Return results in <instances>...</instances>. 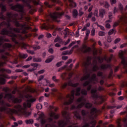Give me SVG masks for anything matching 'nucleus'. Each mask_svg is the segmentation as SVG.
I'll return each instance as SVG.
<instances>
[{
	"label": "nucleus",
	"mask_w": 127,
	"mask_h": 127,
	"mask_svg": "<svg viewBox=\"0 0 127 127\" xmlns=\"http://www.w3.org/2000/svg\"><path fill=\"white\" fill-rule=\"evenodd\" d=\"M99 36H105V35H106V33H105V32L100 31L99 32Z\"/></svg>",
	"instance_id": "45"
},
{
	"label": "nucleus",
	"mask_w": 127,
	"mask_h": 127,
	"mask_svg": "<svg viewBox=\"0 0 127 127\" xmlns=\"http://www.w3.org/2000/svg\"><path fill=\"white\" fill-rule=\"evenodd\" d=\"M48 52L51 54H53L54 53V50L52 48H49Z\"/></svg>",
	"instance_id": "43"
},
{
	"label": "nucleus",
	"mask_w": 127,
	"mask_h": 127,
	"mask_svg": "<svg viewBox=\"0 0 127 127\" xmlns=\"http://www.w3.org/2000/svg\"><path fill=\"white\" fill-rule=\"evenodd\" d=\"M3 49H0V53H3L5 52L6 49H9L12 47V45L9 43H5L3 45H2Z\"/></svg>",
	"instance_id": "13"
},
{
	"label": "nucleus",
	"mask_w": 127,
	"mask_h": 127,
	"mask_svg": "<svg viewBox=\"0 0 127 127\" xmlns=\"http://www.w3.org/2000/svg\"><path fill=\"white\" fill-rule=\"evenodd\" d=\"M15 1H16V2H18V1H22V2L24 3L25 6L28 7L29 9H30V13H31V14L33 13V11H31V10H32V9H31V7H32V6L30 5V2L32 1L34 5H39V1H37L36 0H15Z\"/></svg>",
	"instance_id": "7"
},
{
	"label": "nucleus",
	"mask_w": 127,
	"mask_h": 127,
	"mask_svg": "<svg viewBox=\"0 0 127 127\" xmlns=\"http://www.w3.org/2000/svg\"><path fill=\"white\" fill-rule=\"evenodd\" d=\"M127 45V43H124L120 46V48H124V47H126Z\"/></svg>",
	"instance_id": "63"
},
{
	"label": "nucleus",
	"mask_w": 127,
	"mask_h": 127,
	"mask_svg": "<svg viewBox=\"0 0 127 127\" xmlns=\"http://www.w3.org/2000/svg\"><path fill=\"white\" fill-rule=\"evenodd\" d=\"M33 49H34V50H39V49H40V48H41V47L39 46H37V45H33L32 46Z\"/></svg>",
	"instance_id": "31"
},
{
	"label": "nucleus",
	"mask_w": 127,
	"mask_h": 127,
	"mask_svg": "<svg viewBox=\"0 0 127 127\" xmlns=\"http://www.w3.org/2000/svg\"><path fill=\"white\" fill-rule=\"evenodd\" d=\"M68 85V86H71V87H73V88H76V87H78V85H79V83H76L73 84L72 82H71V81H70L69 82V83L65 82L64 84H62V85H61L62 89H65V88L67 87Z\"/></svg>",
	"instance_id": "11"
},
{
	"label": "nucleus",
	"mask_w": 127,
	"mask_h": 127,
	"mask_svg": "<svg viewBox=\"0 0 127 127\" xmlns=\"http://www.w3.org/2000/svg\"><path fill=\"white\" fill-rule=\"evenodd\" d=\"M39 118L40 119L41 124L42 125H44L46 123V120L44 119V114H41L39 116Z\"/></svg>",
	"instance_id": "18"
},
{
	"label": "nucleus",
	"mask_w": 127,
	"mask_h": 127,
	"mask_svg": "<svg viewBox=\"0 0 127 127\" xmlns=\"http://www.w3.org/2000/svg\"><path fill=\"white\" fill-rule=\"evenodd\" d=\"M75 90L73 89L70 92L71 94H67L66 95V98L69 99L67 101L65 100L64 102V104L65 106H69V105L72 104L73 102H74V100H75Z\"/></svg>",
	"instance_id": "8"
},
{
	"label": "nucleus",
	"mask_w": 127,
	"mask_h": 127,
	"mask_svg": "<svg viewBox=\"0 0 127 127\" xmlns=\"http://www.w3.org/2000/svg\"><path fill=\"white\" fill-rule=\"evenodd\" d=\"M6 11V6L2 4V3H0V18L2 20H6V17L3 15V13ZM1 23L0 24V29L1 28ZM9 42V40L8 39H4V36H0V46L2 45L3 42Z\"/></svg>",
	"instance_id": "4"
},
{
	"label": "nucleus",
	"mask_w": 127,
	"mask_h": 127,
	"mask_svg": "<svg viewBox=\"0 0 127 127\" xmlns=\"http://www.w3.org/2000/svg\"><path fill=\"white\" fill-rule=\"evenodd\" d=\"M53 59H54V57L53 56H51L45 61V63H50V62H52L53 61Z\"/></svg>",
	"instance_id": "26"
},
{
	"label": "nucleus",
	"mask_w": 127,
	"mask_h": 127,
	"mask_svg": "<svg viewBox=\"0 0 127 127\" xmlns=\"http://www.w3.org/2000/svg\"><path fill=\"white\" fill-rule=\"evenodd\" d=\"M5 63L3 62H0V72H2V73H3V72H6L7 73H8V74H10L11 73V70L9 69H6L5 68H1V67H2L3 65H4Z\"/></svg>",
	"instance_id": "15"
},
{
	"label": "nucleus",
	"mask_w": 127,
	"mask_h": 127,
	"mask_svg": "<svg viewBox=\"0 0 127 127\" xmlns=\"http://www.w3.org/2000/svg\"><path fill=\"white\" fill-rule=\"evenodd\" d=\"M91 60H92V58L88 57L86 61L82 63V66L84 67V68H87V67L90 66L92 63Z\"/></svg>",
	"instance_id": "14"
},
{
	"label": "nucleus",
	"mask_w": 127,
	"mask_h": 127,
	"mask_svg": "<svg viewBox=\"0 0 127 127\" xmlns=\"http://www.w3.org/2000/svg\"><path fill=\"white\" fill-rule=\"evenodd\" d=\"M81 94H82V95L83 96H87V95H88L87 90L86 89H82L81 91Z\"/></svg>",
	"instance_id": "36"
},
{
	"label": "nucleus",
	"mask_w": 127,
	"mask_h": 127,
	"mask_svg": "<svg viewBox=\"0 0 127 127\" xmlns=\"http://www.w3.org/2000/svg\"><path fill=\"white\" fill-rule=\"evenodd\" d=\"M62 63H64V62L61 61L57 63L56 64L57 67H60L61 66H62Z\"/></svg>",
	"instance_id": "42"
},
{
	"label": "nucleus",
	"mask_w": 127,
	"mask_h": 127,
	"mask_svg": "<svg viewBox=\"0 0 127 127\" xmlns=\"http://www.w3.org/2000/svg\"><path fill=\"white\" fill-rule=\"evenodd\" d=\"M74 44H76L75 42H72L69 45H68V48H70V47H72L73 45H74Z\"/></svg>",
	"instance_id": "53"
},
{
	"label": "nucleus",
	"mask_w": 127,
	"mask_h": 127,
	"mask_svg": "<svg viewBox=\"0 0 127 127\" xmlns=\"http://www.w3.org/2000/svg\"><path fill=\"white\" fill-rule=\"evenodd\" d=\"M117 33V30H116L115 28H113L111 30H110L109 32H108V35H109V36L110 35H112V34H116Z\"/></svg>",
	"instance_id": "27"
},
{
	"label": "nucleus",
	"mask_w": 127,
	"mask_h": 127,
	"mask_svg": "<svg viewBox=\"0 0 127 127\" xmlns=\"http://www.w3.org/2000/svg\"><path fill=\"white\" fill-rule=\"evenodd\" d=\"M64 12H59V13H51L50 14V16L51 18L53 19H57L58 17H61L63 15H64Z\"/></svg>",
	"instance_id": "12"
},
{
	"label": "nucleus",
	"mask_w": 127,
	"mask_h": 127,
	"mask_svg": "<svg viewBox=\"0 0 127 127\" xmlns=\"http://www.w3.org/2000/svg\"><path fill=\"white\" fill-rule=\"evenodd\" d=\"M68 54H72V51L70 50L69 52V51H64L62 53V55H68Z\"/></svg>",
	"instance_id": "30"
},
{
	"label": "nucleus",
	"mask_w": 127,
	"mask_h": 127,
	"mask_svg": "<svg viewBox=\"0 0 127 127\" xmlns=\"http://www.w3.org/2000/svg\"><path fill=\"white\" fill-rule=\"evenodd\" d=\"M18 126V124L16 122L14 123V125H12V127H16Z\"/></svg>",
	"instance_id": "64"
},
{
	"label": "nucleus",
	"mask_w": 127,
	"mask_h": 127,
	"mask_svg": "<svg viewBox=\"0 0 127 127\" xmlns=\"http://www.w3.org/2000/svg\"><path fill=\"white\" fill-rule=\"evenodd\" d=\"M88 79H89V81L91 80V74L90 73H88L87 74V75L83 77L81 79V81H87Z\"/></svg>",
	"instance_id": "22"
},
{
	"label": "nucleus",
	"mask_w": 127,
	"mask_h": 127,
	"mask_svg": "<svg viewBox=\"0 0 127 127\" xmlns=\"http://www.w3.org/2000/svg\"><path fill=\"white\" fill-rule=\"evenodd\" d=\"M4 99H7L8 101H12L14 104H17V103L19 104L22 102L21 99L15 98L11 93H6L4 97Z\"/></svg>",
	"instance_id": "10"
},
{
	"label": "nucleus",
	"mask_w": 127,
	"mask_h": 127,
	"mask_svg": "<svg viewBox=\"0 0 127 127\" xmlns=\"http://www.w3.org/2000/svg\"><path fill=\"white\" fill-rule=\"evenodd\" d=\"M81 87H77L76 91H75V96L77 97H79L81 95Z\"/></svg>",
	"instance_id": "24"
},
{
	"label": "nucleus",
	"mask_w": 127,
	"mask_h": 127,
	"mask_svg": "<svg viewBox=\"0 0 127 127\" xmlns=\"http://www.w3.org/2000/svg\"><path fill=\"white\" fill-rule=\"evenodd\" d=\"M44 72H45V70L44 69H42L41 70H39L38 73V74H43V73H44Z\"/></svg>",
	"instance_id": "59"
},
{
	"label": "nucleus",
	"mask_w": 127,
	"mask_h": 127,
	"mask_svg": "<svg viewBox=\"0 0 127 127\" xmlns=\"http://www.w3.org/2000/svg\"><path fill=\"white\" fill-rule=\"evenodd\" d=\"M101 5H103V7L105 8H109L110 7V4L107 1L103 2L101 3Z\"/></svg>",
	"instance_id": "25"
},
{
	"label": "nucleus",
	"mask_w": 127,
	"mask_h": 127,
	"mask_svg": "<svg viewBox=\"0 0 127 127\" xmlns=\"http://www.w3.org/2000/svg\"><path fill=\"white\" fill-rule=\"evenodd\" d=\"M1 59H2V60H4V61H5V60L7 59V57L2 55L1 57Z\"/></svg>",
	"instance_id": "50"
},
{
	"label": "nucleus",
	"mask_w": 127,
	"mask_h": 127,
	"mask_svg": "<svg viewBox=\"0 0 127 127\" xmlns=\"http://www.w3.org/2000/svg\"><path fill=\"white\" fill-rule=\"evenodd\" d=\"M91 89H92V85L89 84L87 88V91H91Z\"/></svg>",
	"instance_id": "57"
},
{
	"label": "nucleus",
	"mask_w": 127,
	"mask_h": 127,
	"mask_svg": "<svg viewBox=\"0 0 127 127\" xmlns=\"http://www.w3.org/2000/svg\"><path fill=\"white\" fill-rule=\"evenodd\" d=\"M54 42H59L61 44V43H63V40H62V39H61V38H60V37L58 36L55 39Z\"/></svg>",
	"instance_id": "28"
},
{
	"label": "nucleus",
	"mask_w": 127,
	"mask_h": 127,
	"mask_svg": "<svg viewBox=\"0 0 127 127\" xmlns=\"http://www.w3.org/2000/svg\"><path fill=\"white\" fill-rule=\"evenodd\" d=\"M120 41H121V38H117V39L115 40L114 43H115V44H117V43H119V42H120Z\"/></svg>",
	"instance_id": "49"
},
{
	"label": "nucleus",
	"mask_w": 127,
	"mask_h": 127,
	"mask_svg": "<svg viewBox=\"0 0 127 127\" xmlns=\"http://www.w3.org/2000/svg\"><path fill=\"white\" fill-rule=\"evenodd\" d=\"M45 4L46 6H48V7H52V6L49 4V2H45Z\"/></svg>",
	"instance_id": "58"
},
{
	"label": "nucleus",
	"mask_w": 127,
	"mask_h": 127,
	"mask_svg": "<svg viewBox=\"0 0 127 127\" xmlns=\"http://www.w3.org/2000/svg\"><path fill=\"white\" fill-rule=\"evenodd\" d=\"M114 113H115V110H111V111H110V114H111V115H110V118H113V117H114Z\"/></svg>",
	"instance_id": "54"
},
{
	"label": "nucleus",
	"mask_w": 127,
	"mask_h": 127,
	"mask_svg": "<svg viewBox=\"0 0 127 127\" xmlns=\"http://www.w3.org/2000/svg\"><path fill=\"white\" fill-rule=\"evenodd\" d=\"M49 108L50 110H54L55 112L58 111V108L57 107H55L54 106L50 105Z\"/></svg>",
	"instance_id": "37"
},
{
	"label": "nucleus",
	"mask_w": 127,
	"mask_h": 127,
	"mask_svg": "<svg viewBox=\"0 0 127 127\" xmlns=\"http://www.w3.org/2000/svg\"><path fill=\"white\" fill-rule=\"evenodd\" d=\"M82 47L84 49L83 51L84 53H88L91 51V48L88 47L87 45H83Z\"/></svg>",
	"instance_id": "19"
},
{
	"label": "nucleus",
	"mask_w": 127,
	"mask_h": 127,
	"mask_svg": "<svg viewBox=\"0 0 127 127\" xmlns=\"http://www.w3.org/2000/svg\"><path fill=\"white\" fill-rule=\"evenodd\" d=\"M78 10L77 9H74L72 11V16L73 17V18H77V16H78Z\"/></svg>",
	"instance_id": "23"
},
{
	"label": "nucleus",
	"mask_w": 127,
	"mask_h": 127,
	"mask_svg": "<svg viewBox=\"0 0 127 127\" xmlns=\"http://www.w3.org/2000/svg\"><path fill=\"white\" fill-rule=\"evenodd\" d=\"M43 79H44V75H40L38 79L39 82H40V81L43 80Z\"/></svg>",
	"instance_id": "52"
},
{
	"label": "nucleus",
	"mask_w": 127,
	"mask_h": 127,
	"mask_svg": "<svg viewBox=\"0 0 127 127\" xmlns=\"http://www.w3.org/2000/svg\"><path fill=\"white\" fill-rule=\"evenodd\" d=\"M101 69H102V70H107V69H108V68H112V66H111V65L109 64H102L100 66Z\"/></svg>",
	"instance_id": "20"
},
{
	"label": "nucleus",
	"mask_w": 127,
	"mask_h": 127,
	"mask_svg": "<svg viewBox=\"0 0 127 127\" xmlns=\"http://www.w3.org/2000/svg\"><path fill=\"white\" fill-rule=\"evenodd\" d=\"M33 61L34 62H41L42 61V59L40 58H33Z\"/></svg>",
	"instance_id": "33"
},
{
	"label": "nucleus",
	"mask_w": 127,
	"mask_h": 127,
	"mask_svg": "<svg viewBox=\"0 0 127 127\" xmlns=\"http://www.w3.org/2000/svg\"><path fill=\"white\" fill-rule=\"evenodd\" d=\"M91 94L95 105H101L103 104L104 102V97L102 95H100V94L98 93V89L97 88L91 89Z\"/></svg>",
	"instance_id": "6"
},
{
	"label": "nucleus",
	"mask_w": 127,
	"mask_h": 127,
	"mask_svg": "<svg viewBox=\"0 0 127 127\" xmlns=\"http://www.w3.org/2000/svg\"><path fill=\"white\" fill-rule=\"evenodd\" d=\"M108 17L109 19H112L113 18V12H110L109 13Z\"/></svg>",
	"instance_id": "47"
},
{
	"label": "nucleus",
	"mask_w": 127,
	"mask_h": 127,
	"mask_svg": "<svg viewBox=\"0 0 127 127\" xmlns=\"http://www.w3.org/2000/svg\"><path fill=\"white\" fill-rule=\"evenodd\" d=\"M50 116L51 118H49L47 119V122L48 123L45 126V127H56V125L53 123V117H55L56 119H59V116L56 115L55 113L52 112L51 113Z\"/></svg>",
	"instance_id": "9"
},
{
	"label": "nucleus",
	"mask_w": 127,
	"mask_h": 127,
	"mask_svg": "<svg viewBox=\"0 0 127 127\" xmlns=\"http://www.w3.org/2000/svg\"><path fill=\"white\" fill-rule=\"evenodd\" d=\"M35 101H36V100L34 98H31V99H29L28 100L29 103H34V102H35Z\"/></svg>",
	"instance_id": "51"
},
{
	"label": "nucleus",
	"mask_w": 127,
	"mask_h": 127,
	"mask_svg": "<svg viewBox=\"0 0 127 127\" xmlns=\"http://www.w3.org/2000/svg\"><path fill=\"white\" fill-rule=\"evenodd\" d=\"M43 28H44V29H49V28H50V25H49V24H48V25H46V24H44V25H43Z\"/></svg>",
	"instance_id": "34"
},
{
	"label": "nucleus",
	"mask_w": 127,
	"mask_h": 127,
	"mask_svg": "<svg viewBox=\"0 0 127 127\" xmlns=\"http://www.w3.org/2000/svg\"><path fill=\"white\" fill-rule=\"evenodd\" d=\"M5 79L3 77H0V85H5Z\"/></svg>",
	"instance_id": "29"
},
{
	"label": "nucleus",
	"mask_w": 127,
	"mask_h": 127,
	"mask_svg": "<svg viewBox=\"0 0 127 127\" xmlns=\"http://www.w3.org/2000/svg\"><path fill=\"white\" fill-rule=\"evenodd\" d=\"M6 20L7 22L3 21L1 23V26H7V28H3L0 32L1 35H6L11 37L12 41L14 42L17 46H22L24 49H27V47L29 46L23 42H19L16 39L19 40H24V38L21 35L18 36L14 32L16 33H22L26 34L28 32L27 30L32 31L33 32H36L38 30L37 29H32L31 27L29 26L27 23L25 22L23 24H20L17 20L18 19V14L11 12H7ZM12 31H14L12 32Z\"/></svg>",
	"instance_id": "1"
},
{
	"label": "nucleus",
	"mask_w": 127,
	"mask_h": 127,
	"mask_svg": "<svg viewBox=\"0 0 127 127\" xmlns=\"http://www.w3.org/2000/svg\"><path fill=\"white\" fill-rule=\"evenodd\" d=\"M10 6H11V9L12 10H14L17 12H19L20 15V20H23L24 19L25 21H29L30 17L26 16V13L24 10V6L20 3H16L15 5H13V4H10Z\"/></svg>",
	"instance_id": "3"
},
{
	"label": "nucleus",
	"mask_w": 127,
	"mask_h": 127,
	"mask_svg": "<svg viewBox=\"0 0 127 127\" xmlns=\"http://www.w3.org/2000/svg\"><path fill=\"white\" fill-rule=\"evenodd\" d=\"M31 66H32L33 67L32 68L28 69L27 70L28 72H33V71H35V70H36V69L37 68V66H38V64L36 63L31 64Z\"/></svg>",
	"instance_id": "17"
},
{
	"label": "nucleus",
	"mask_w": 127,
	"mask_h": 127,
	"mask_svg": "<svg viewBox=\"0 0 127 127\" xmlns=\"http://www.w3.org/2000/svg\"><path fill=\"white\" fill-rule=\"evenodd\" d=\"M27 52H28V53H29L30 54H32V55H34V54H35V53L34 52V51L29 50H28L27 51Z\"/></svg>",
	"instance_id": "48"
},
{
	"label": "nucleus",
	"mask_w": 127,
	"mask_h": 127,
	"mask_svg": "<svg viewBox=\"0 0 127 127\" xmlns=\"http://www.w3.org/2000/svg\"><path fill=\"white\" fill-rule=\"evenodd\" d=\"M98 80V78H97V75L95 73H94L92 75V77L90 78V82H93L94 84H96V82L95 81H97Z\"/></svg>",
	"instance_id": "21"
},
{
	"label": "nucleus",
	"mask_w": 127,
	"mask_h": 127,
	"mask_svg": "<svg viewBox=\"0 0 127 127\" xmlns=\"http://www.w3.org/2000/svg\"><path fill=\"white\" fill-rule=\"evenodd\" d=\"M103 72H101V71H98L97 72V76L98 77H103Z\"/></svg>",
	"instance_id": "46"
},
{
	"label": "nucleus",
	"mask_w": 127,
	"mask_h": 127,
	"mask_svg": "<svg viewBox=\"0 0 127 127\" xmlns=\"http://www.w3.org/2000/svg\"><path fill=\"white\" fill-rule=\"evenodd\" d=\"M91 83V82L90 80L86 81L83 83V87H87V86L89 85Z\"/></svg>",
	"instance_id": "35"
},
{
	"label": "nucleus",
	"mask_w": 127,
	"mask_h": 127,
	"mask_svg": "<svg viewBox=\"0 0 127 127\" xmlns=\"http://www.w3.org/2000/svg\"><path fill=\"white\" fill-rule=\"evenodd\" d=\"M76 102L77 103H80L77 106L74 105H71V110H74L73 112L74 116L77 119V120H82V117L80 115V111H81V108L83 107H85L86 109H88L90 110V112L86 111L85 110H81V115L82 117H87L89 116L90 119H94L95 118L98 116V113H99V110L97 108L93 107V104L87 102V99L85 98L84 96H82L81 97L77 99Z\"/></svg>",
	"instance_id": "2"
},
{
	"label": "nucleus",
	"mask_w": 127,
	"mask_h": 127,
	"mask_svg": "<svg viewBox=\"0 0 127 127\" xmlns=\"http://www.w3.org/2000/svg\"><path fill=\"white\" fill-rule=\"evenodd\" d=\"M71 6H72V7H76V6H77V4L76 3V2H73L71 4H70Z\"/></svg>",
	"instance_id": "56"
},
{
	"label": "nucleus",
	"mask_w": 127,
	"mask_h": 127,
	"mask_svg": "<svg viewBox=\"0 0 127 127\" xmlns=\"http://www.w3.org/2000/svg\"><path fill=\"white\" fill-rule=\"evenodd\" d=\"M8 87H4L3 89V90L4 91V92H5L6 93H7V92H8Z\"/></svg>",
	"instance_id": "62"
},
{
	"label": "nucleus",
	"mask_w": 127,
	"mask_h": 127,
	"mask_svg": "<svg viewBox=\"0 0 127 127\" xmlns=\"http://www.w3.org/2000/svg\"><path fill=\"white\" fill-rule=\"evenodd\" d=\"M106 14V10L104 8H101L99 10V16L101 18H104V16Z\"/></svg>",
	"instance_id": "16"
},
{
	"label": "nucleus",
	"mask_w": 127,
	"mask_h": 127,
	"mask_svg": "<svg viewBox=\"0 0 127 127\" xmlns=\"http://www.w3.org/2000/svg\"><path fill=\"white\" fill-rule=\"evenodd\" d=\"M25 123H26V124H27V125H29L30 124H33V120H32V119L26 120L25 121Z\"/></svg>",
	"instance_id": "38"
},
{
	"label": "nucleus",
	"mask_w": 127,
	"mask_h": 127,
	"mask_svg": "<svg viewBox=\"0 0 127 127\" xmlns=\"http://www.w3.org/2000/svg\"><path fill=\"white\" fill-rule=\"evenodd\" d=\"M68 32H69V29H68V28H66L63 31V33L64 34L65 37H67Z\"/></svg>",
	"instance_id": "32"
},
{
	"label": "nucleus",
	"mask_w": 127,
	"mask_h": 127,
	"mask_svg": "<svg viewBox=\"0 0 127 127\" xmlns=\"http://www.w3.org/2000/svg\"><path fill=\"white\" fill-rule=\"evenodd\" d=\"M91 36H95L96 35V30L94 28H92L91 31Z\"/></svg>",
	"instance_id": "40"
},
{
	"label": "nucleus",
	"mask_w": 127,
	"mask_h": 127,
	"mask_svg": "<svg viewBox=\"0 0 127 127\" xmlns=\"http://www.w3.org/2000/svg\"><path fill=\"white\" fill-rule=\"evenodd\" d=\"M119 11V9L117 8V7H114L113 12L114 13H116V12H118Z\"/></svg>",
	"instance_id": "55"
},
{
	"label": "nucleus",
	"mask_w": 127,
	"mask_h": 127,
	"mask_svg": "<svg viewBox=\"0 0 127 127\" xmlns=\"http://www.w3.org/2000/svg\"><path fill=\"white\" fill-rule=\"evenodd\" d=\"M119 8L121 11L122 15H120L118 16L119 18L118 22H114L113 24V28H115V27H117V26L119 25L120 23H125V22L127 21V13L124 12V6H123V4L121 3H119Z\"/></svg>",
	"instance_id": "5"
},
{
	"label": "nucleus",
	"mask_w": 127,
	"mask_h": 127,
	"mask_svg": "<svg viewBox=\"0 0 127 127\" xmlns=\"http://www.w3.org/2000/svg\"><path fill=\"white\" fill-rule=\"evenodd\" d=\"M36 108L37 109V110H41V109H42V104H38L36 105Z\"/></svg>",
	"instance_id": "41"
},
{
	"label": "nucleus",
	"mask_w": 127,
	"mask_h": 127,
	"mask_svg": "<svg viewBox=\"0 0 127 127\" xmlns=\"http://www.w3.org/2000/svg\"><path fill=\"white\" fill-rule=\"evenodd\" d=\"M98 27H100V29L101 30H105V27L101 25H98Z\"/></svg>",
	"instance_id": "61"
},
{
	"label": "nucleus",
	"mask_w": 127,
	"mask_h": 127,
	"mask_svg": "<svg viewBox=\"0 0 127 127\" xmlns=\"http://www.w3.org/2000/svg\"><path fill=\"white\" fill-rule=\"evenodd\" d=\"M27 54H20V58H23L24 59H25V58H27L28 57Z\"/></svg>",
	"instance_id": "39"
},
{
	"label": "nucleus",
	"mask_w": 127,
	"mask_h": 127,
	"mask_svg": "<svg viewBox=\"0 0 127 127\" xmlns=\"http://www.w3.org/2000/svg\"><path fill=\"white\" fill-rule=\"evenodd\" d=\"M52 79H53V81H54V82H55L56 83H58V82H59V79H56V76H53Z\"/></svg>",
	"instance_id": "44"
},
{
	"label": "nucleus",
	"mask_w": 127,
	"mask_h": 127,
	"mask_svg": "<svg viewBox=\"0 0 127 127\" xmlns=\"http://www.w3.org/2000/svg\"><path fill=\"white\" fill-rule=\"evenodd\" d=\"M68 56H64L62 57V59L63 60H67V59H68Z\"/></svg>",
	"instance_id": "60"
}]
</instances>
